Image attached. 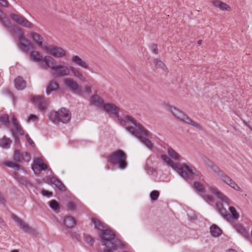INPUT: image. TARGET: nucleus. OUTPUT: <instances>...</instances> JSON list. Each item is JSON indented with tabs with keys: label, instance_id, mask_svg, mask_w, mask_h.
Wrapping results in <instances>:
<instances>
[{
	"label": "nucleus",
	"instance_id": "1",
	"mask_svg": "<svg viewBox=\"0 0 252 252\" xmlns=\"http://www.w3.org/2000/svg\"><path fill=\"white\" fill-rule=\"evenodd\" d=\"M102 108L107 113L117 117L120 124L126 126L127 130L137 137L145 146L149 149L152 148L153 144L148 139L150 133L132 117L126 116L123 119H120L118 116L119 108L114 104L105 103Z\"/></svg>",
	"mask_w": 252,
	"mask_h": 252
},
{
	"label": "nucleus",
	"instance_id": "2",
	"mask_svg": "<svg viewBox=\"0 0 252 252\" xmlns=\"http://www.w3.org/2000/svg\"><path fill=\"white\" fill-rule=\"evenodd\" d=\"M29 56L30 60L34 62H43L44 63L43 67H45L51 69L56 74L59 76H68L71 71L74 76L78 78L80 81L82 82L86 81V78L79 68L72 66H66L61 64L56 65L55 60L50 56L43 57L39 52L32 50L30 52Z\"/></svg>",
	"mask_w": 252,
	"mask_h": 252
},
{
	"label": "nucleus",
	"instance_id": "3",
	"mask_svg": "<svg viewBox=\"0 0 252 252\" xmlns=\"http://www.w3.org/2000/svg\"><path fill=\"white\" fill-rule=\"evenodd\" d=\"M193 186L197 191L202 193V197L207 202H214V198L212 195L213 194L227 205H229L231 203L230 199L215 187L210 186L208 190H206L204 186L199 182H195Z\"/></svg>",
	"mask_w": 252,
	"mask_h": 252
},
{
	"label": "nucleus",
	"instance_id": "4",
	"mask_svg": "<svg viewBox=\"0 0 252 252\" xmlns=\"http://www.w3.org/2000/svg\"><path fill=\"white\" fill-rule=\"evenodd\" d=\"M161 158L168 166L173 168L185 179H191L194 176H199L200 174V173L190 164L174 163L165 155H162Z\"/></svg>",
	"mask_w": 252,
	"mask_h": 252
},
{
	"label": "nucleus",
	"instance_id": "5",
	"mask_svg": "<svg viewBox=\"0 0 252 252\" xmlns=\"http://www.w3.org/2000/svg\"><path fill=\"white\" fill-rule=\"evenodd\" d=\"M100 237L106 247L104 252H114L121 246V242L115 239L114 232L107 229V227L101 231Z\"/></svg>",
	"mask_w": 252,
	"mask_h": 252
},
{
	"label": "nucleus",
	"instance_id": "6",
	"mask_svg": "<svg viewBox=\"0 0 252 252\" xmlns=\"http://www.w3.org/2000/svg\"><path fill=\"white\" fill-rule=\"evenodd\" d=\"M161 105L165 110L170 112L175 119L193 127L200 128V126L197 123L191 120L185 113L171 105L169 102H163Z\"/></svg>",
	"mask_w": 252,
	"mask_h": 252
},
{
	"label": "nucleus",
	"instance_id": "7",
	"mask_svg": "<svg viewBox=\"0 0 252 252\" xmlns=\"http://www.w3.org/2000/svg\"><path fill=\"white\" fill-rule=\"evenodd\" d=\"M127 156L121 150H117L112 152L107 158V161L112 165L118 164L120 169H124L127 167Z\"/></svg>",
	"mask_w": 252,
	"mask_h": 252
},
{
	"label": "nucleus",
	"instance_id": "8",
	"mask_svg": "<svg viewBox=\"0 0 252 252\" xmlns=\"http://www.w3.org/2000/svg\"><path fill=\"white\" fill-rule=\"evenodd\" d=\"M49 118L55 123L59 122L67 123L71 119V113L68 109L62 108L57 111L50 113Z\"/></svg>",
	"mask_w": 252,
	"mask_h": 252
},
{
	"label": "nucleus",
	"instance_id": "9",
	"mask_svg": "<svg viewBox=\"0 0 252 252\" xmlns=\"http://www.w3.org/2000/svg\"><path fill=\"white\" fill-rule=\"evenodd\" d=\"M42 47L43 51L56 58H64L67 54V51L65 49L56 45H45Z\"/></svg>",
	"mask_w": 252,
	"mask_h": 252
},
{
	"label": "nucleus",
	"instance_id": "10",
	"mask_svg": "<svg viewBox=\"0 0 252 252\" xmlns=\"http://www.w3.org/2000/svg\"><path fill=\"white\" fill-rule=\"evenodd\" d=\"M64 87L70 91L79 95H83V92L77 81L71 78H65L63 80Z\"/></svg>",
	"mask_w": 252,
	"mask_h": 252
},
{
	"label": "nucleus",
	"instance_id": "11",
	"mask_svg": "<svg viewBox=\"0 0 252 252\" xmlns=\"http://www.w3.org/2000/svg\"><path fill=\"white\" fill-rule=\"evenodd\" d=\"M32 168L35 174H38L42 170H46L48 166L44 163L42 158H36L33 160Z\"/></svg>",
	"mask_w": 252,
	"mask_h": 252
},
{
	"label": "nucleus",
	"instance_id": "12",
	"mask_svg": "<svg viewBox=\"0 0 252 252\" xmlns=\"http://www.w3.org/2000/svg\"><path fill=\"white\" fill-rule=\"evenodd\" d=\"M11 18L17 24L25 27L31 28L33 25L22 15L19 14H12L10 15Z\"/></svg>",
	"mask_w": 252,
	"mask_h": 252
},
{
	"label": "nucleus",
	"instance_id": "13",
	"mask_svg": "<svg viewBox=\"0 0 252 252\" xmlns=\"http://www.w3.org/2000/svg\"><path fill=\"white\" fill-rule=\"evenodd\" d=\"M219 177L220 178L222 181L229 185L235 190L239 191H242L240 187L237 184H236L228 176L224 174L223 172L219 174Z\"/></svg>",
	"mask_w": 252,
	"mask_h": 252
},
{
	"label": "nucleus",
	"instance_id": "14",
	"mask_svg": "<svg viewBox=\"0 0 252 252\" xmlns=\"http://www.w3.org/2000/svg\"><path fill=\"white\" fill-rule=\"evenodd\" d=\"M32 101L33 104L38 106L40 111H44L47 108V101L45 98L41 96H35L32 98Z\"/></svg>",
	"mask_w": 252,
	"mask_h": 252
},
{
	"label": "nucleus",
	"instance_id": "15",
	"mask_svg": "<svg viewBox=\"0 0 252 252\" xmlns=\"http://www.w3.org/2000/svg\"><path fill=\"white\" fill-rule=\"evenodd\" d=\"M212 5L222 11H231L232 10L231 7L225 2L220 0H211Z\"/></svg>",
	"mask_w": 252,
	"mask_h": 252
},
{
	"label": "nucleus",
	"instance_id": "16",
	"mask_svg": "<svg viewBox=\"0 0 252 252\" xmlns=\"http://www.w3.org/2000/svg\"><path fill=\"white\" fill-rule=\"evenodd\" d=\"M71 60L74 64L82 68L85 69H89L90 68L88 63L77 55L72 56Z\"/></svg>",
	"mask_w": 252,
	"mask_h": 252
},
{
	"label": "nucleus",
	"instance_id": "17",
	"mask_svg": "<svg viewBox=\"0 0 252 252\" xmlns=\"http://www.w3.org/2000/svg\"><path fill=\"white\" fill-rule=\"evenodd\" d=\"M14 159L15 161L18 162L21 161L22 160L28 162L31 159V157L27 153L22 154L21 156L20 152L18 150H15L14 155Z\"/></svg>",
	"mask_w": 252,
	"mask_h": 252
},
{
	"label": "nucleus",
	"instance_id": "18",
	"mask_svg": "<svg viewBox=\"0 0 252 252\" xmlns=\"http://www.w3.org/2000/svg\"><path fill=\"white\" fill-rule=\"evenodd\" d=\"M90 102L92 104L100 107H102L104 104L103 100L97 94H94L91 96Z\"/></svg>",
	"mask_w": 252,
	"mask_h": 252
},
{
	"label": "nucleus",
	"instance_id": "19",
	"mask_svg": "<svg viewBox=\"0 0 252 252\" xmlns=\"http://www.w3.org/2000/svg\"><path fill=\"white\" fill-rule=\"evenodd\" d=\"M19 41L24 50L27 51L30 48L32 47V45L31 42L27 39L23 35H21L19 37Z\"/></svg>",
	"mask_w": 252,
	"mask_h": 252
},
{
	"label": "nucleus",
	"instance_id": "20",
	"mask_svg": "<svg viewBox=\"0 0 252 252\" xmlns=\"http://www.w3.org/2000/svg\"><path fill=\"white\" fill-rule=\"evenodd\" d=\"M11 217L12 219L17 223L19 226L25 231H27L29 229L28 225L24 222L20 218L15 215H12Z\"/></svg>",
	"mask_w": 252,
	"mask_h": 252
},
{
	"label": "nucleus",
	"instance_id": "21",
	"mask_svg": "<svg viewBox=\"0 0 252 252\" xmlns=\"http://www.w3.org/2000/svg\"><path fill=\"white\" fill-rule=\"evenodd\" d=\"M14 85L17 90H21L26 87V81L21 77H18L14 80Z\"/></svg>",
	"mask_w": 252,
	"mask_h": 252
},
{
	"label": "nucleus",
	"instance_id": "22",
	"mask_svg": "<svg viewBox=\"0 0 252 252\" xmlns=\"http://www.w3.org/2000/svg\"><path fill=\"white\" fill-rule=\"evenodd\" d=\"M32 36L34 41L37 44V45L43 50V46L48 45L46 43H43V38L41 36L35 32L32 33Z\"/></svg>",
	"mask_w": 252,
	"mask_h": 252
},
{
	"label": "nucleus",
	"instance_id": "23",
	"mask_svg": "<svg viewBox=\"0 0 252 252\" xmlns=\"http://www.w3.org/2000/svg\"><path fill=\"white\" fill-rule=\"evenodd\" d=\"M63 223L66 227L70 228L76 225V221L72 217L66 216L63 220Z\"/></svg>",
	"mask_w": 252,
	"mask_h": 252
},
{
	"label": "nucleus",
	"instance_id": "24",
	"mask_svg": "<svg viewBox=\"0 0 252 252\" xmlns=\"http://www.w3.org/2000/svg\"><path fill=\"white\" fill-rule=\"evenodd\" d=\"M153 63L157 68L160 69L164 72H167V67L162 61L156 59L154 60Z\"/></svg>",
	"mask_w": 252,
	"mask_h": 252
},
{
	"label": "nucleus",
	"instance_id": "25",
	"mask_svg": "<svg viewBox=\"0 0 252 252\" xmlns=\"http://www.w3.org/2000/svg\"><path fill=\"white\" fill-rule=\"evenodd\" d=\"M92 221L94 225L95 228L101 231L107 227L104 223L101 222L97 218H93Z\"/></svg>",
	"mask_w": 252,
	"mask_h": 252
},
{
	"label": "nucleus",
	"instance_id": "26",
	"mask_svg": "<svg viewBox=\"0 0 252 252\" xmlns=\"http://www.w3.org/2000/svg\"><path fill=\"white\" fill-rule=\"evenodd\" d=\"M221 229L216 225L214 224L210 227V233L214 237H218L221 233Z\"/></svg>",
	"mask_w": 252,
	"mask_h": 252
},
{
	"label": "nucleus",
	"instance_id": "27",
	"mask_svg": "<svg viewBox=\"0 0 252 252\" xmlns=\"http://www.w3.org/2000/svg\"><path fill=\"white\" fill-rule=\"evenodd\" d=\"M167 153L170 157L173 159L177 160H179L180 159V156L171 148H168L167 149Z\"/></svg>",
	"mask_w": 252,
	"mask_h": 252
},
{
	"label": "nucleus",
	"instance_id": "28",
	"mask_svg": "<svg viewBox=\"0 0 252 252\" xmlns=\"http://www.w3.org/2000/svg\"><path fill=\"white\" fill-rule=\"evenodd\" d=\"M11 144V140L5 137L0 140V146L3 148H8Z\"/></svg>",
	"mask_w": 252,
	"mask_h": 252
},
{
	"label": "nucleus",
	"instance_id": "29",
	"mask_svg": "<svg viewBox=\"0 0 252 252\" xmlns=\"http://www.w3.org/2000/svg\"><path fill=\"white\" fill-rule=\"evenodd\" d=\"M229 211L230 213L232 218L234 220H237L239 218V214L237 211L235 207L231 206L229 208Z\"/></svg>",
	"mask_w": 252,
	"mask_h": 252
},
{
	"label": "nucleus",
	"instance_id": "30",
	"mask_svg": "<svg viewBox=\"0 0 252 252\" xmlns=\"http://www.w3.org/2000/svg\"><path fill=\"white\" fill-rule=\"evenodd\" d=\"M59 85L56 82L50 83L47 87V93L49 94L50 92L56 90L58 88Z\"/></svg>",
	"mask_w": 252,
	"mask_h": 252
},
{
	"label": "nucleus",
	"instance_id": "31",
	"mask_svg": "<svg viewBox=\"0 0 252 252\" xmlns=\"http://www.w3.org/2000/svg\"><path fill=\"white\" fill-rule=\"evenodd\" d=\"M216 208L219 213L223 217H225L227 216L226 214V210L223 208L222 204H216Z\"/></svg>",
	"mask_w": 252,
	"mask_h": 252
},
{
	"label": "nucleus",
	"instance_id": "32",
	"mask_svg": "<svg viewBox=\"0 0 252 252\" xmlns=\"http://www.w3.org/2000/svg\"><path fill=\"white\" fill-rule=\"evenodd\" d=\"M11 120H12L13 126H14L17 132L20 133L21 127L18 124V122L17 120L16 119V117L14 116H12V117L11 118Z\"/></svg>",
	"mask_w": 252,
	"mask_h": 252
},
{
	"label": "nucleus",
	"instance_id": "33",
	"mask_svg": "<svg viewBox=\"0 0 252 252\" xmlns=\"http://www.w3.org/2000/svg\"><path fill=\"white\" fill-rule=\"evenodd\" d=\"M0 21L5 26H8V21L5 18V14L0 10Z\"/></svg>",
	"mask_w": 252,
	"mask_h": 252
},
{
	"label": "nucleus",
	"instance_id": "34",
	"mask_svg": "<svg viewBox=\"0 0 252 252\" xmlns=\"http://www.w3.org/2000/svg\"><path fill=\"white\" fill-rule=\"evenodd\" d=\"M77 204V200H74L70 201L67 205V209L69 210L73 211L75 209L76 205Z\"/></svg>",
	"mask_w": 252,
	"mask_h": 252
},
{
	"label": "nucleus",
	"instance_id": "35",
	"mask_svg": "<svg viewBox=\"0 0 252 252\" xmlns=\"http://www.w3.org/2000/svg\"><path fill=\"white\" fill-rule=\"evenodd\" d=\"M49 205L50 207L54 210H57L59 208L58 203L55 200H52L50 201Z\"/></svg>",
	"mask_w": 252,
	"mask_h": 252
},
{
	"label": "nucleus",
	"instance_id": "36",
	"mask_svg": "<svg viewBox=\"0 0 252 252\" xmlns=\"http://www.w3.org/2000/svg\"><path fill=\"white\" fill-rule=\"evenodd\" d=\"M159 192L157 190H153L150 193V197L152 200H156L159 196Z\"/></svg>",
	"mask_w": 252,
	"mask_h": 252
},
{
	"label": "nucleus",
	"instance_id": "37",
	"mask_svg": "<svg viewBox=\"0 0 252 252\" xmlns=\"http://www.w3.org/2000/svg\"><path fill=\"white\" fill-rule=\"evenodd\" d=\"M82 91L83 92V94L85 93L90 94L92 92V87L89 85H86L84 86Z\"/></svg>",
	"mask_w": 252,
	"mask_h": 252
},
{
	"label": "nucleus",
	"instance_id": "38",
	"mask_svg": "<svg viewBox=\"0 0 252 252\" xmlns=\"http://www.w3.org/2000/svg\"><path fill=\"white\" fill-rule=\"evenodd\" d=\"M203 162L205 165L210 168L214 164V163L207 158H203Z\"/></svg>",
	"mask_w": 252,
	"mask_h": 252
},
{
	"label": "nucleus",
	"instance_id": "39",
	"mask_svg": "<svg viewBox=\"0 0 252 252\" xmlns=\"http://www.w3.org/2000/svg\"><path fill=\"white\" fill-rule=\"evenodd\" d=\"M214 172L216 173L219 176V174L222 171L215 164L210 168Z\"/></svg>",
	"mask_w": 252,
	"mask_h": 252
},
{
	"label": "nucleus",
	"instance_id": "40",
	"mask_svg": "<svg viewBox=\"0 0 252 252\" xmlns=\"http://www.w3.org/2000/svg\"><path fill=\"white\" fill-rule=\"evenodd\" d=\"M9 121L8 116L6 114L3 115L0 117V122L3 123H7Z\"/></svg>",
	"mask_w": 252,
	"mask_h": 252
},
{
	"label": "nucleus",
	"instance_id": "41",
	"mask_svg": "<svg viewBox=\"0 0 252 252\" xmlns=\"http://www.w3.org/2000/svg\"><path fill=\"white\" fill-rule=\"evenodd\" d=\"M151 51L155 54H158V45L156 44H153L150 47Z\"/></svg>",
	"mask_w": 252,
	"mask_h": 252
},
{
	"label": "nucleus",
	"instance_id": "42",
	"mask_svg": "<svg viewBox=\"0 0 252 252\" xmlns=\"http://www.w3.org/2000/svg\"><path fill=\"white\" fill-rule=\"evenodd\" d=\"M6 165L8 166L13 167L16 169H19L20 168L19 165L18 164H17L16 163L13 162H7Z\"/></svg>",
	"mask_w": 252,
	"mask_h": 252
},
{
	"label": "nucleus",
	"instance_id": "43",
	"mask_svg": "<svg viewBox=\"0 0 252 252\" xmlns=\"http://www.w3.org/2000/svg\"><path fill=\"white\" fill-rule=\"evenodd\" d=\"M55 185L60 190L62 191L65 190V187L60 181H58Z\"/></svg>",
	"mask_w": 252,
	"mask_h": 252
},
{
	"label": "nucleus",
	"instance_id": "44",
	"mask_svg": "<svg viewBox=\"0 0 252 252\" xmlns=\"http://www.w3.org/2000/svg\"><path fill=\"white\" fill-rule=\"evenodd\" d=\"M37 119H38V118L36 115H33V114H31L28 117V118L27 119V121L28 122H31V121L34 122V121H36L37 120Z\"/></svg>",
	"mask_w": 252,
	"mask_h": 252
},
{
	"label": "nucleus",
	"instance_id": "45",
	"mask_svg": "<svg viewBox=\"0 0 252 252\" xmlns=\"http://www.w3.org/2000/svg\"><path fill=\"white\" fill-rule=\"evenodd\" d=\"M41 193L43 195L50 197L52 195V193L46 190L42 189Z\"/></svg>",
	"mask_w": 252,
	"mask_h": 252
},
{
	"label": "nucleus",
	"instance_id": "46",
	"mask_svg": "<svg viewBox=\"0 0 252 252\" xmlns=\"http://www.w3.org/2000/svg\"><path fill=\"white\" fill-rule=\"evenodd\" d=\"M8 3L6 0H0V5L2 6H7Z\"/></svg>",
	"mask_w": 252,
	"mask_h": 252
},
{
	"label": "nucleus",
	"instance_id": "47",
	"mask_svg": "<svg viewBox=\"0 0 252 252\" xmlns=\"http://www.w3.org/2000/svg\"><path fill=\"white\" fill-rule=\"evenodd\" d=\"M86 241L90 245H92L93 243V240L90 237H87L86 238Z\"/></svg>",
	"mask_w": 252,
	"mask_h": 252
},
{
	"label": "nucleus",
	"instance_id": "48",
	"mask_svg": "<svg viewBox=\"0 0 252 252\" xmlns=\"http://www.w3.org/2000/svg\"><path fill=\"white\" fill-rule=\"evenodd\" d=\"M26 138H27V141L28 142V143L31 145H32V144H33V142L32 141V140L30 138V137H29V135H27L26 136Z\"/></svg>",
	"mask_w": 252,
	"mask_h": 252
},
{
	"label": "nucleus",
	"instance_id": "49",
	"mask_svg": "<svg viewBox=\"0 0 252 252\" xmlns=\"http://www.w3.org/2000/svg\"><path fill=\"white\" fill-rule=\"evenodd\" d=\"M238 227H239V231H240L241 232L245 231V229L243 226L240 225Z\"/></svg>",
	"mask_w": 252,
	"mask_h": 252
},
{
	"label": "nucleus",
	"instance_id": "50",
	"mask_svg": "<svg viewBox=\"0 0 252 252\" xmlns=\"http://www.w3.org/2000/svg\"><path fill=\"white\" fill-rule=\"evenodd\" d=\"M3 200L4 199H3V197H2V196H1V194H0V202L3 203Z\"/></svg>",
	"mask_w": 252,
	"mask_h": 252
},
{
	"label": "nucleus",
	"instance_id": "51",
	"mask_svg": "<svg viewBox=\"0 0 252 252\" xmlns=\"http://www.w3.org/2000/svg\"><path fill=\"white\" fill-rule=\"evenodd\" d=\"M227 252H237L236 251H235V250H233V249H230Z\"/></svg>",
	"mask_w": 252,
	"mask_h": 252
},
{
	"label": "nucleus",
	"instance_id": "52",
	"mask_svg": "<svg viewBox=\"0 0 252 252\" xmlns=\"http://www.w3.org/2000/svg\"><path fill=\"white\" fill-rule=\"evenodd\" d=\"M11 252H19V251L17 250H14L11 251Z\"/></svg>",
	"mask_w": 252,
	"mask_h": 252
},
{
	"label": "nucleus",
	"instance_id": "53",
	"mask_svg": "<svg viewBox=\"0 0 252 252\" xmlns=\"http://www.w3.org/2000/svg\"><path fill=\"white\" fill-rule=\"evenodd\" d=\"M198 44H200L201 43V41H198Z\"/></svg>",
	"mask_w": 252,
	"mask_h": 252
}]
</instances>
